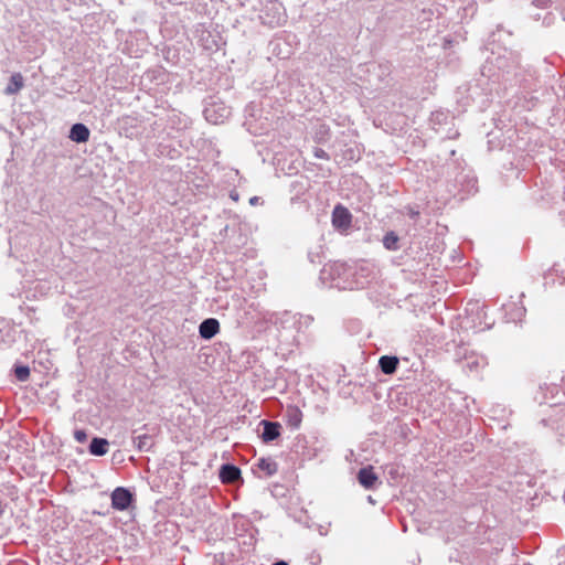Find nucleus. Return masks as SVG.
<instances>
[{"label":"nucleus","instance_id":"nucleus-36","mask_svg":"<svg viewBox=\"0 0 565 565\" xmlns=\"http://www.w3.org/2000/svg\"><path fill=\"white\" fill-rule=\"evenodd\" d=\"M554 391H557V387H556V386H553V387H552V395H554ZM552 398H555V396H552Z\"/></svg>","mask_w":565,"mask_h":565},{"label":"nucleus","instance_id":"nucleus-7","mask_svg":"<svg viewBox=\"0 0 565 565\" xmlns=\"http://www.w3.org/2000/svg\"><path fill=\"white\" fill-rule=\"evenodd\" d=\"M203 114L209 122L218 125L231 116V108L223 103L212 102L205 106Z\"/></svg>","mask_w":565,"mask_h":565},{"label":"nucleus","instance_id":"nucleus-4","mask_svg":"<svg viewBox=\"0 0 565 565\" xmlns=\"http://www.w3.org/2000/svg\"><path fill=\"white\" fill-rule=\"evenodd\" d=\"M111 508L127 511L136 501L135 493L126 487H116L110 493Z\"/></svg>","mask_w":565,"mask_h":565},{"label":"nucleus","instance_id":"nucleus-14","mask_svg":"<svg viewBox=\"0 0 565 565\" xmlns=\"http://www.w3.org/2000/svg\"><path fill=\"white\" fill-rule=\"evenodd\" d=\"M90 136L89 128L83 122L73 124L70 128L68 138L76 143L87 142Z\"/></svg>","mask_w":565,"mask_h":565},{"label":"nucleus","instance_id":"nucleus-41","mask_svg":"<svg viewBox=\"0 0 565 565\" xmlns=\"http://www.w3.org/2000/svg\"><path fill=\"white\" fill-rule=\"evenodd\" d=\"M349 152H350V153H349L350 159H353V156H352L353 150H349Z\"/></svg>","mask_w":565,"mask_h":565},{"label":"nucleus","instance_id":"nucleus-29","mask_svg":"<svg viewBox=\"0 0 565 565\" xmlns=\"http://www.w3.org/2000/svg\"><path fill=\"white\" fill-rule=\"evenodd\" d=\"M531 2L537 8L545 9L552 3V0H531Z\"/></svg>","mask_w":565,"mask_h":565},{"label":"nucleus","instance_id":"nucleus-6","mask_svg":"<svg viewBox=\"0 0 565 565\" xmlns=\"http://www.w3.org/2000/svg\"><path fill=\"white\" fill-rule=\"evenodd\" d=\"M352 213L343 204L338 203L331 214V223L335 231L347 232L352 226Z\"/></svg>","mask_w":565,"mask_h":565},{"label":"nucleus","instance_id":"nucleus-22","mask_svg":"<svg viewBox=\"0 0 565 565\" xmlns=\"http://www.w3.org/2000/svg\"><path fill=\"white\" fill-rule=\"evenodd\" d=\"M134 444L138 451H145L148 452L153 447L152 437L148 434L139 435L137 437H134Z\"/></svg>","mask_w":565,"mask_h":565},{"label":"nucleus","instance_id":"nucleus-40","mask_svg":"<svg viewBox=\"0 0 565 565\" xmlns=\"http://www.w3.org/2000/svg\"><path fill=\"white\" fill-rule=\"evenodd\" d=\"M349 152H350V153H349L350 159H353V156H352L353 150H349Z\"/></svg>","mask_w":565,"mask_h":565},{"label":"nucleus","instance_id":"nucleus-27","mask_svg":"<svg viewBox=\"0 0 565 565\" xmlns=\"http://www.w3.org/2000/svg\"><path fill=\"white\" fill-rule=\"evenodd\" d=\"M87 431L85 429H76L74 431V439L77 441V443H85L87 440Z\"/></svg>","mask_w":565,"mask_h":565},{"label":"nucleus","instance_id":"nucleus-23","mask_svg":"<svg viewBox=\"0 0 565 565\" xmlns=\"http://www.w3.org/2000/svg\"><path fill=\"white\" fill-rule=\"evenodd\" d=\"M200 41L203 43V47L210 52H216L220 49L217 41L210 32H203Z\"/></svg>","mask_w":565,"mask_h":565},{"label":"nucleus","instance_id":"nucleus-37","mask_svg":"<svg viewBox=\"0 0 565 565\" xmlns=\"http://www.w3.org/2000/svg\"><path fill=\"white\" fill-rule=\"evenodd\" d=\"M499 32H500V30H498L497 32L492 33L493 41H495L497 33H499Z\"/></svg>","mask_w":565,"mask_h":565},{"label":"nucleus","instance_id":"nucleus-19","mask_svg":"<svg viewBox=\"0 0 565 565\" xmlns=\"http://www.w3.org/2000/svg\"><path fill=\"white\" fill-rule=\"evenodd\" d=\"M399 236L395 231H388L382 238L383 246L386 250L396 252L401 248Z\"/></svg>","mask_w":565,"mask_h":565},{"label":"nucleus","instance_id":"nucleus-20","mask_svg":"<svg viewBox=\"0 0 565 565\" xmlns=\"http://www.w3.org/2000/svg\"><path fill=\"white\" fill-rule=\"evenodd\" d=\"M11 373L14 375L18 382H26L30 377L31 370L29 365L21 362H15L11 369Z\"/></svg>","mask_w":565,"mask_h":565},{"label":"nucleus","instance_id":"nucleus-21","mask_svg":"<svg viewBox=\"0 0 565 565\" xmlns=\"http://www.w3.org/2000/svg\"><path fill=\"white\" fill-rule=\"evenodd\" d=\"M257 467L259 470L264 471L267 477H271L278 471V463L271 458H259Z\"/></svg>","mask_w":565,"mask_h":565},{"label":"nucleus","instance_id":"nucleus-1","mask_svg":"<svg viewBox=\"0 0 565 565\" xmlns=\"http://www.w3.org/2000/svg\"><path fill=\"white\" fill-rule=\"evenodd\" d=\"M481 75L490 82L503 85L504 88L521 86L527 88V81L523 74L520 56L513 51L504 49L503 53L491 52L482 64Z\"/></svg>","mask_w":565,"mask_h":565},{"label":"nucleus","instance_id":"nucleus-17","mask_svg":"<svg viewBox=\"0 0 565 565\" xmlns=\"http://www.w3.org/2000/svg\"><path fill=\"white\" fill-rule=\"evenodd\" d=\"M285 418L291 429H298L302 422V412L298 406L290 405L286 409Z\"/></svg>","mask_w":565,"mask_h":565},{"label":"nucleus","instance_id":"nucleus-42","mask_svg":"<svg viewBox=\"0 0 565 565\" xmlns=\"http://www.w3.org/2000/svg\"><path fill=\"white\" fill-rule=\"evenodd\" d=\"M565 565V564H564Z\"/></svg>","mask_w":565,"mask_h":565},{"label":"nucleus","instance_id":"nucleus-5","mask_svg":"<svg viewBox=\"0 0 565 565\" xmlns=\"http://www.w3.org/2000/svg\"><path fill=\"white\" fill-rule=\"evenodd\" d=\"M262 22L269 28L280 26L286 21L285 9L278 1L271 2L260 15Z\"/></svg>","mask_w":565,"mask_h":565},{"label":"nucleus","instance_id":"nucleus-31","mask_svg":"<svg viewBox=\"0 0 565 565\" xmlns=\"http://www.w3.org/2000/svg\"><path fill=\"white\" fill-rule=\"evenodd\" d=\"M259 201H260V198H259V196H252V198L249 199V204H250V205H257V204L259 203Z\"/></svg>","mask_w":565,"mask_h":565},{"label":"nucleus","instance_id":"nucleus-3","mask_svg":"<svg viewBox=\"0 0 565 565\" xmlns=\"http://www.w3.org/2000/svg\"><path fill=\"white\" fill-rule=\"evenodd\" d=\"M447 181L449 192L452 193L454 196L460 195V200L478 191L477 177L463 162L454 160L451 163H448Z\"/></svg>","mask_w":565,"mask_h":565},{"label":"nucleus","instance_id":"nucleus-10","mask_svg":"<svg viewBox=\"0 0 565 565\" xmlns=\"http://www.w3.org/2000/svg\"><path fill=\"white\" fill-rule=\"evenodd\" d=\"M359 483L366 490L375 489L379 483V477L372 466L362 467L356 475Z\"/></svg>","mask_w":565,"mask_h":565},{"label":"nucleus","instance_id":"nucleus-16","mask_svg":"<svg viewBox=\"0 0 565 565\" xmlns=\"http://www.w3.org/2000/svg\"><path fill=\"white\" fill-rule=\"evenodd\" d=\"M399 365V359L396 355H382L379 359V369L385 375H392Z\"/></svg>","mask_w":565,"mask_h":565},{"label":"nucleus","instance_id":"nucleus-25","mask_svg":"<svg viewBox=\"0 0 565 565\" xmlns=\"http://www.w3.org/2000/svg\"><path fill=\"white\" fill-rule=\"evenodd\" d=\"M448 116L443 111H436L431 114L430 122L433 125H440L444 120H446Z\"/></svg>","mask_w":565,"mask_h":565},{"label":"nucleus","instance_id":"nucleus-39","mask_svg":"<svg viewBox=\"0 0 565 565\" xmlns=\"http://www.w3.org/2000/svg\"><path fill=\"white\" fill-rule=\"evenodd\" d=\"M349 152H350V153H349L350 159H353V156H352L353 150H349Z\"/></svg>","mask_w":565,"mask_h":565},{"label":"nucleus","instance_id":"nucleus-30","mask_svg":"<svg viewBox=\"0 0 565 565\" xmlns=\"http://www.w3.org/2000/svg\"><path fill=\"white\" fill-rule=\"evenodd\" d=\"M230 198L234 201V202H237L239 200V193L236 191V190H232L230 192Z\"/></svg>","mask_w":565,"mask_h":565},{"label":"nucleus","instance_id":"nucleus-13","mask_svg":"<svg viewBox=\"0 0 565 565\" xmlns=\"http://www.w3.org/2000/svg\"><path fill=\"white\" fill-rule=\"evenodd\" d=\"M523 297H524V294L522 292L520 295L519 302H509L507 305H503L505 315L508 316L510 321H513V322L521 321L522 318L525 316L526 308L522 303Z\"/></svg>","mask_w":565,"mask_h":565},{"label":"nucleus","instance_id":"nucleus-12","mask_svg":"<svg viewBox=\"0 0 565 565\" xmlns=\"http://www.w3.org/2000/svg\"><path fill=\"white\" fill-rule=\"evenodd\" d=\"M221 326L216 318H206L199 324V335L203 340H211L220 332Z\"/></svg>","mask_w":565,"mask_h":565},{"label":"nucleus","instance_id":"nucleus-26","mask_svg":"<svg viewBox=\"0 0 565 565\" xmlns=\"http://www.w3.org/2000/svg\"><path fill=\"white\" fill-rule=\"evenodd\" d=\"M449 561L450 562H459L461 563L462 565H467L466 561H468V557H465L462 556V554L458 551H455L454 553H450L449 555Z\"/></svg>","mask_w":565,"mask_h":565},{"label":"nucleus","instance_id":"nucleus-9","mask_svg":"<svg viewBox=\"0 0 565 565\" xmlns=\"http://www.w3.org/2000/svg\"><path fill=\"white\" fill-rule=\"evenodd\" d=\"M259 426L263 427L259 437L266 444L278 439L281 435V425L278 422L262 419Z\"/></svg>","mask_w":565,"mask_h":565},{"label":"nucleus","instance_id":"nucleus-24","mask_svg":"<svg viewBox=\"0 0 565 565\" xmlns=\"http://www.w3.org/2000/svg\"><path fill=\"white\" fill-rule=\"evenodd\" d=\"M379 71H380L379 77L382 82H384V79L391 75V72H392L391 63L385 62V63L379 64Z\"/></svg>","mask_w":565,"mask_h":565},{"label":"nucleus","instance_id":"nucleus-33","mask_svg":"<svg viewBox=\"0 0 565 565\" xmlns=\"http://www.w3.org/2000/svg\"><path fill=\"white\" fill-rule=\"evenodd\" d=\"M273 565H289V564L284 559H278V561L274 562Z\"/></svg>","mask_w":565,"mask_h":565},{"label":"nucleus","instance_id":"nucleus-11","mask_svg":"<svg viewBox=\"0 0 565 565\" xmlns=\"http://www.w3.org/2000/svg\"><path fill=\"white\" fill-rule=\"evenodd\" d=\"M218 478L223 483H234L242 479V470L234 463H223L218 469Z\"/></svg>","mask_w":565,"mask_h":565},{"label":"nucleus","instance_id":"nucleus-18","mask_svg":"<svg viewBox=\"0 0 565 565\" xmlns=\"http://www.w3.org/2000/svg\"><path fill=\"white\" fill-rule=\"evenodd\" d=\"M24 86V78L21 73H13L9 79L4 94L8 96L19 93Z\"/></svg>","mask_w":565,"mask_h":565},{"label":"nucleus","instance_id":"nucleus-28","mask_svg":"<svg viewBox=\"0 0 565 565\" xmlns=\"http://www.w3.org/2000/svg\"><path fill=\"white\" fill-rule=\"evenodd\" d=\"M313 156L317 159H323V160L329 159V154L322 148H319V147L313 148Z\"/></svg>","mask_w":565,"mask_h":565},{"label":"nucleus","instance_id":"nucleus-34","mask_svg":"<svg viewBox=\"0 0 565 565\" xmlns=\"http://www.w3.org/2000/svg\"><path fill=\"white\" fill-rule=\"evenodd\" d=\"M308 257H309V259H310V262H311V263H315V262H316V260H315V256H313V254H312L311 252H310V253H308Z\"/></svg>","mask_w":565,"mask_h":565},{"label":"nucleus","instance_id":"nucleus-32","mask_svg":"<svg viewBox=\"0 0 565 565\" xmlns=\"http://www.w3.org/2000/svg\"><path fill=\"white\" fill-rule=\"evenodd\" d=\"M6 507L7 504L0 500V518L4 514Z\"/></svg>","mask_w":565,"mask_h":565},{"label":"nucleus","instance_id":"nucleus-2","mask_svg":"<svg viewBox=\"0 0 565 565\" xmlns=\"http://www.w3.org/2000/svg\"><path fill=\"white\" fill-rule=\"evenodd\" d=\"M370 270L364 266H351L333 262L326 264L320 271V280L340 290L363 289L369 284Z\"/></svg>","mask_w":565,"mask_h":565},{"label":"nucleus","instance_id":"nucleus-38","mask_svg":"<svg viewBox=\"0 0 565 565\" xmlns=\"http://www.w3.org/2000/svg\"><path fill=\"white\" fill-rule=\"evenodd\" d=\"M419 213L418 212H412L411 216L414 217V216H417Z\"/></svg>","mask_w":565,"mask_h":565},{"label":"nucleus","instance_id":"nucleus-15","mask_svg":"<svg viewBox=\"0 0 565 565\" xmlns=\"http://www.w3.org/2000/svg\"><path fill=\"white\" fill-rule=\"evenodd\" d=\"M109 441L104 437L94 436L88 444V452L95 457H103L108 452Z\"/></svg>","mask_w":565,"mask_h":565},{"label":"nucleus","instance_id":"nucleus-35","mask_svg":"<svg viewBox=\"0 0 565 565\" xmlns=\"http://www.w3.org/2000/svg\"><path fill=\"white\" fill-rule=\"evenodd\" d=\"M562 388L565 394V375L562 377Z\"/></svg>","mask_w":565,"mask_h":565},{"label":"nucleus","instance_id":"nucleus-8","mask_svg":"<svg viewBox=\"0 0 565 565\" xmlns=\"http://www.w3.org/2000/svg\"><path fill=\"white\" fill-rule=\"evenodd\" d=\"M561 412L562 409H558L554 416L543 418L541 424L554 429L557 440L565 446V414H561Z\"/></svg>","mask_w":565,"mask_h":565}]
</instances>
